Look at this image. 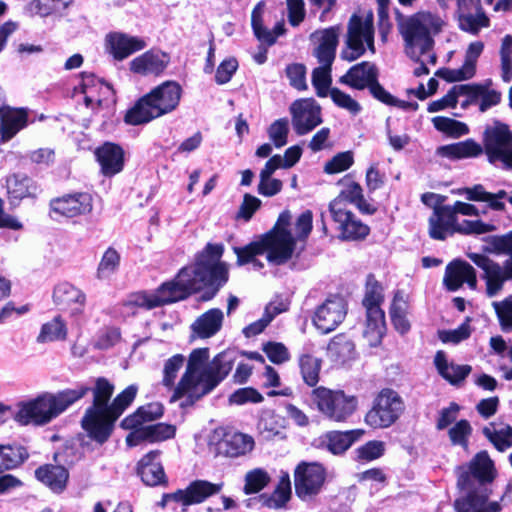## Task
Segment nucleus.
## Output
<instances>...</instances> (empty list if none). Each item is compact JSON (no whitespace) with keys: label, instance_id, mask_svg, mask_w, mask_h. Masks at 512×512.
Instances as JSON below:
<instances>
[{"label":"nucleus","instance_id":"nucleus-1","mask_svg":"<svg viewBox=\"0 0 512 512\" xmlns=\"http://www.w3.org/2000/svg\"><path fill=\"white\" fill-rule=\"evenodd\" d=\"M223 252L222 244L208 243L197 254L195 262L181 268L174 279L162 283L154 291L133 294L130 303L151 310L185 300L199 292H202V301L213 299L229 279L228 266L220 260Z\"/></svg>","mask_w":512,"mask_h":512},{"label":"nucleus","instance_id":"nucleus-2","mask_svg":"<svg viewBox=\"0 0 512 512\" xmlns=\"http://www.w3.org/2000/svg\"><path fill=\"white\" fill-rule=\"evenodd\" d=\"M239 353L228 349L217 354L210 362L209 349H194L188 358L184 374L176 386L178 372L184 365L185 357L175 354L163 366L162 384L174 387L170 402L181 400L180 407L193 406L205 395L211 393L231 372Z\"/></svg>","mask_w":512,"mask_h":512},{"label":"nucleus","instance_id":"nucleus-3","mask_svg":"<svg viewBox=\"0 0 512 512\" xmlns=\"http://www.w3.org/2000/svg\"><path fill=\"white\" fill-rule=\"evenodd\" d=\"M458 497L456 512H501V501H489L494 480V464L486 451L478 452L468 464L456 467Z\"/></svg>","mask_w":512,"mask_h":512},{"label":"nucleus","instance_id":"nucleus-4","mask_svg":"<svg viewBox=\"0 0 512 512\" xmlns=\"http://www.w3.org/2000/svg\"><path fill=\"white\" fill-rule=\"evenodd\" d=\"M477 216L478 209L469 203L456 201L453 205H436L429 218V236L434 240H445L455 233L485 234L495 229L494 225L481 220H463L458 223L457 215Z\"/></svg>","mask_w":512,"mask_h":512},{"label":"nucleus","instance_id":"nucleus-5","mask_svg":"<svg viewBox=\"0 0 512 512\" xmlns=\"http://www.w3.org/2000/svg\"><path fill=\"white\" fill-rule=\"evenodd\" d=\"M86 388L65 389L55 394L42 393L34 399L20 402L14 420L22 426H43L84 397Z\"/></svg>","mask_w":512,"mask_h":512},{"label":"nucleus","instance_id":"nucleus-6","mask_svg":"<svg viewBox=\"0 0 512 512\" xmlns=\"http://www.w3.org/2000/svg\"><path fill=\"white\" fill-rule=\"evenodd\" d=\"M182 87L176 81H165L139 98L124 116L126 124L138 126L169 114L178 107Z\"/></svg>","mask_w":512,"mask_h":512},{"label":"nucleus","instance_id":"nucleus-7","mask_svg":"<svg viewBox=\"0 0 512 512\" xmlns=\"http://www.w3.org/2000/svg\"><path fill=\"white\" fill-rule=\"evenodd\" d=\"M444 21L428 11L418 12L406 19L400 31L406 43V53L413 60L428 54L433 46V37L441 32Z\"/></svg>","mask_w":512,"mask_h":512},{"label":"nucleus","instance_id":"nucleus-8","mask_svg":"<svg viewBox=\"0 0 512 512\" xmlns=\"http://www.w3.org/2000/svg\"><path fill=\"white\" fill-rule=\"evenodd\" d=\"M495 250L508 256L502 264L492 260L485 254L468 253V258L483 271L482 278L486 283V294L496 296L504 287L505 282L512 281V231L496 236L492 242Z\"/></svg>","mask_w":512,"mask_h":512},{"label":"nucleus","instance_id":"nucleus-9","mask_svg":"<svg viewBox=\"0 0 512 512\" xmlns=\"http://www.w3.org/2000/svg\"><path fill=\"white\" fill-rule=\"evenodd\" d=\"M86 388L84 396L91 392L92 404L87 407L81 419V427L87 436L94 442H98L100 427L104 422L110 405V399L114 393V384L105 377H98L93 386L78 385L74 389Z\"/></svg>","mask_w":512,"mask_h":512},{"label":"nucleus","instance_id":"nucleus-10","mask_svg":"<svg viewBox=\"0 0 512 512\" xmlns=\"http://www.w3.org/2000/svg\"><path fill=\"white\" fill-rule=\"evenodd\" d=\"M311 400L321 415L336 423L346 422L356 411L358 398L343 390L316 387L311 392Z\"/></svg>","mask_w":512,"mask_h":512},{"label":"nucleus","instance_id":"nucleus-11","mask_svg":"<svg viewBox=\"0 0 512 512\" xmlns=\"http://www.w3.org/2000/svg\"><path fill=\"white\" fill-rule=\"evenodd\" d=\"M208 445L218 456L239 458L249 454L255 446L252 436L242 433L232 427L220 426L209 436Z\"/></svg>","mask_w":512,"mask_h":512},{"label":"nucleus","instance_id":"nucleus-12","mask_svg":"<svg viewBox=\"0 0 512 512\" xmlns=\"http://www.w3.org/2000/svg\"><path fill=\"white\" fill-rule=\"evenodd\" d=\"M366 49L375 52L373 15L369 14L363 18L353 14L348 23L346 47L341 52V58L354 61L361 57Z\"/></svg>","mask_w":512,"mask_h":512},{"label":"nucleus","instance_id":"nucleus-13","mask_svg":"<svg viewBox=\"0 0 512 512\" xmlns=\"http://www.w3.org/2000/svg\"><path fill=\"white\" fill-rule=\"evenodd\" d=\"M405 410L401 396L392 389H383L373 401L365 415V423L374 428H388L393 425Z\"/></svg>","mask_w":512,"mask_h":512},{"label":"nucleus","instance_id":"nucleus-14","mask_svg":"<svg viewBox=\"0 0 512 512\" xmlns=\"http://www.w3.org/2000/svg\"><path fill=\"white\" fill-rule=\"evenodd\" d=\"M291 214L283 211L274 227L263 234L264 239L273 247L272 252L267 256L269 263L283 265L288 262L295 251L296 239L289 230Z\"/></svg>","mask_w":512,"mask_h":512},{"label":"nucleus","instance_id":"nucleus-15","mask_svg":"<svg viewBox=\"0 0 512 512\" xmlns=\"http://www.w3.org/2000/svg\"><path fill=\"white\" fill-rule=\"evenodd\" d=\"M489 163L495 165L498 161L503 168L512 170V131L509 126L495 121L484 131V148Z\"/></svg>","mask_w":512,"mask_h":512},{"label":"nucleus","instance_id":"nucleus-16","mask_svg":"<svg viewBox=\"0 0 512 512\" xmlns=\"http://www.w3.org/2000/svg\"><path fill=\"white\" fill-rule=\"evenodd\" d=\"M326 470L317 462H300L294 470L296 495L302 500H310L318 495L325 483Z\"/></svg>","mask_w":512,"mask_h":512},{"label":"nucleus","instance_id":"nucleus-17","mask_svg":"<svg viewBox=\"0 0 512 512\" xmlns=\"http://www.w3.org/2000/svg\"><path fill=\"white\" fill-rule=\"evenodd\" d=\"M289 111L293 129L299 136L308 134L322 123L321 107L312 98L295 100Z\"/></svg>","mask_w":512,"mask_h":512},{"label":"nucleus","instance_id":"nucleus-18","mask_svg":"<svg viewBox=\"0 0 512 512\" xmlns=\"http://www.w3.org/2000/svg\"><path fill=\"white\" fill-rule=\"evenodd\" d=\"M346 314L345 300L341 296H332L316 308L312 320L322 334H328L342 323Z\"/></svg>","mask_w":512,"mask_h":512},{"label":"nucleus","instance_id":"nucleus-19","mask_svg":"<svg viewBox=\"0 0 512 512\" xmlns=\"http://www.w3.org/2000/svg\"><path fill=\"white\" fill-rule=\"evenodd\" d=\"M332 219L339 225L340 238L343 240H362L370 232V228L361 222L345 207L340 200H333L329 205Z\"/></svg>","mask_w":512,"mask_h":512},{"label":"nucleus","instance_id":"nucleus-20","mask_svg":"<svg viewBox=\"0 0 512 512\" xmlns=\"http://www.w3.org/2000/svg\"><path fill=\"white\" fill-rule=\"evenodd\" d=\"M138 387L134 384L126 387L119 393L109 405L106 418L100 427L99 439L97 444L103 445L110 438L115 422L123 414V412L132 404L136 395Z\"/></svg>","mask_w":512,"mask_h":512},{"label":"nucleus","instance_id":"nucleus-21","mask_svg":"<svg viewBox=\"0 0 512 512\" xmlns=\"http://www.w3.org/2000/svg\"><path fill=\"white\" fill-rule=\"evenodd\" d=\"M459 28L473 35L489 26V18L482 10L480 0H457Z\"/></svg>","mask_w":512,"mask_h":512},{"label":"nucleus","instance_id":"nucleus-22","mask_svg":"<svg viewBox=\"0 0 512 512\" xmlns=\"http://www.w3.org/2000/svg\"><path fill=\"white\" fill-rule=\"evenodd\" d=\"M92 208V197L88 193L67 194L50 201L51 213L69 218L90 213Z\"/></svg>","mask_w":512,"mask_h":512},{"label":"nucleus","instance_id":"nucleus-23","mask_svg":"<svg viewBox=\"0 0 512 512\" xmlns=\"http://www.w3.org/2000/svg\"><path fill=\"white\" fill-rule=\"evenodd\" d=\"M222 483H211L207 480H194L185 489L176 490V497L181 500L182 511L187 507L204 502L210 496L218 494Z\"/></svg>","mask_w":512,"mask_h":512},{"label":"nucleus","instance_id":"nucleus-24","mask_svg":"<svg viewBox=\"0 0 512 512\" xmlns=\"http://www.w3.org/2000/svg\"><path fill=\"white\" fill-rule=\"evenodd\" d=\"M106 48L115 60L122 61L135 52L143 50L147 43L144 39L122 32H111L106 36Z\"/></svg>","mask_w":512,"mask_h":512},{"label":"nucleus","instance_id":"nucleus-25","mask_svg":"<svg viewBox=\"0 0 512 512\" xmlns=\"http://www.w3.org/2000/svg\"><path fill=\"white\" fill-rule=\"evenodd\" d=\"M443 282L449 291L458 290L464 283L470 289H476V271L468 262L455 259L446 266Z\"/></svg>","mask_w":512,"mask_h":512},{"label":"nucleus","instance_id":"nucleus-26","mask_svg":"<svg viewBox=\"0 0 512 512\" xmlns=\"http://www.w3.org/2000/svg\"><path fill=\"white\" fill-rule=\"evenodd\" d=\"M170 55L159 49H151L130 62V70L144 76L161 75L170 63Z\"/></svg>","mask_w":512,"mask_h":512},{"label":"nucleus","instance_id":"nucleus-27","mask_svg":"<svg viewBox=\"0 0 512 512\" xmlns=\"http://www.w3.org/2000/svg\"><path fill=\"white\" fill-rule=\"evenodd\" d=\"M339 31L338 26H332L316 30L310 35L311 41L318 43L313 54L319 63H333L338 46Z\"/></svg>","mask_w":512,"mask_h":512},{"label":"nucleus","instance_id":"nucleus-28","mask_svg":"<svg viewBox=\"0 0 512 512\" xmlns=\"http://www.w3.org/2000/svg\"><path fill=\"white\" fill-rule=\"evenodd\" d=\"M159 450H152L145 454L137 464V474L147 486H158L167 483L164 468L159 461Z\"/></svg>","mask_w":512,"mask_h":512},{"label":"nucleus","instance_id":"nucleus-29","mask_svg":"<svg viewBox=\"0 0 512 512\" xmlns=\"http://www.w3.org/2000/svg\"><path fill=\"white\" fill-rule=\"evenodd\" d=\"M379 77L378 68L374 63L363 61L353 65L339 82L356 90L368 89L371 84Z\"/></svg>","mask_w":512,"mask_h":512},{"label":"nucleus","instance_id":"nucleus-30","mask_svg":"<svg viewBox=\"0 0 512 512\" xmlns=\"http://www.w3.org/2000/svg\"><path fill=\"white\" fill-rule=\"evenodd\" d=\"M96 159L104 176H114L124 167V150L118 144L105 142L95 150Z\"/></svg>","mask_w":512,"mask_h":512},{"label":"nucleus","instance_id":"nucleus-31","mask_svg":"<svg viewBox=\"0 0 512 512\" xmlns=\"http://www.w3.org/2000/svg\"><path fill=\"white\" fill-rule=\"evenodd\" d=\"M28 115L25 109H13L0 104V136L1 142L11 140L20 130L26 127Z\"/></svg>","mask_w":512,"mask_h":512},{"label":"nucleus","instance_id":"nucleus-32","mask_svg":"<svg viewBox=\"0 0 512 512\" xmlns=\"http://www.w3.org/2000/svg\"><path fill=\"white\" fill-rule=\"evenodd\" d=\"M55 304L62 309H70L73 315L82 313L86 296L85 294L68 282L58 284L53 292Z\"/></svg>","mask_w":512,"mask_h":512},{"label":"nucleus","instance_id":"nucleus-33","mask_svg":"<svg viewBox=\"0 0 512 512\" xmlns=\"http://www.w3.org/2000/svg\"><path fill=\"white\" fill-rule=\"evenodd\" d=\"M434 365L441 377L452 385H458L463 382L472 371V367L470 365H458L453 362L449 363L445 352L442 350L436 352Z\"/></svg>","mask_w":512,"mask_h":512},{"label":"nucleus","instance_id":"nucleus-34","mask_svg":"<svg viewBox=\"0 0 512 512\" xmlns=\"http://www.w3.org/2000/svg\"><path fill=\"white\" fill-rule=\"evenodd\" d=\"M35 477L52 491L59 493L65 489L69 473L64 466L45 464L35 470Z\"/></svg>","mask_w":512,"mask_h":512},{"label":"nucleus","instance_id":"nucleus-35","mask_svg":"<svg viewBox=\"0 0 512 512\" xmlns=\"http://www.w3.org/2000/svg\"><path fill=\"white\" fill-rule=\"evenodd\" d=\"M223 319L222 310L212 308L200 315L191 325V329L200 338H210L221 329Z\"/></svg>","mask_w":512,"mask_h":512},{"label":"nucleus","instance_id":"nucleus-36","mask_svg":"<svg viewBox=\"0 0 512 512\" xmlns=\"http://www.w3.org/2000/svg\"><path fill=\"white\" fill-rule=\"evenodd\" d=\"M364 435L362 429H353L348 431H330L323 440L324 446L331 453L338 455L345 452L353 443L358 441Z\"/></svg>","mask_w":512,"mask_h":512},{"label":"nucleus","instance_id":"nucleus-37","mask_svg":"<svg viewBox=\"0 0 512 512\" xmlns=\"http://www.w3.org/2000/svg\"><path fill=\"white\" fill-rule=\"evenodd\" d=\"M291 498V481L288 473H283L271 494L263 493L259 496L262 506L269 509L283 508Z\"/></svg>","mask_w":512,"mask_h":512},{"label":"nucleus","instance_id":"nucleus-38","mask_svg":"<svg viewBox=\"0 0 512 512\" xmlns=\"http://www.w3.org/2000/svg\"><path fill=\"white\" fill-rule=\"evenodd\" d=\"M483 148L473 139L443 145L437 148V154L449 159L473 158L482 154Z\"/></svg>","mask_w":512,"mask_h":512},{"label":"nucleus","instance_id":"nucleus-39","mask_svg":"<svg viewBox=\"0 0 512 512\" xmlns=\"http://www.w3.org/2000/svg\"><path fill=\"white\" fill-rule=\"evenodd\" d=\"M28 457L27 449L20 444L0 445V474L20 467Z\"/></svg>","mask_w":512,"mask_h":512},{"label":"nucleus","instance_id":"nucleus-40","mask_svg":"<svg viewBox=\"0 0 512 512\" xmlns=\"http://www.w3.org/2000/svg\"><path fill=\"white\" fill-rule=\"evenodd\" d=\"M366 308L367 321L365 335L371 341L378 343L386 331L385 314L380 305L364 306Z\"/></svg>","mask_w":512,"mask_h":512},{"label":"nucleus","instance_id":"nucleus-41","mask_svg":"<svg viewBox=\"0 0 512 512\" xmlns=\"http://www.w3.org/2000/svg\"><path fill=\"white\" fill-rule=\"evenodd\" d=\"M273 247L261 235L257 240L250 242L243 247H233V251L237 256L236 264L243 266L254 261L256 256L265 252L267 256L272 252Z\"/></svg>","mask_w":512,"mask_h":512},{"label":"nucleus","instance_id":"nucleus-42","mask_svg":"<svg viewBox=\"0 0 512 512\" xmlns=\"http://www.w3.org/2000/svg\"><path fill=\"white\" fill-rule=\"evenodd\" d=\"M408 303L404 298L402 291L394 294L390 307V318L394 328L401 334H405L410 330V323L407 319Z\"/></svg>","mask_w":512,"mask_h":512},{"label":"nucleus","instance_id":"nucleus-43","mask_svg":"<svg viewBox=\"0 0 512 512\" xmlns=\"http://www.w3.org/2000/svg\"><path fill=\"white\" fill-rule=\"evenodd\" d=\"M67 337V326L60 315L41 326L37 336L38 343H47L65 340Z\"/></svg>","mask_w":512,"mask_h":512},{"label":"nucleus","instance_id":"nucleus-44","mask_svg":"<svg viewBox=\"0 0 512 512\" xmlns=\"http://www.w3.org/2000/svg\"><path fill=\"white\" fill-rule=\"evenodd\" d=\"M483 434L500 452H504L512 446V427L510 425L496 428L494 424H490L483 428Z\"/></svg>","mask_w":512,"mask_h":512},{"label":"nucleus","instance_id":"nucleus-45","mask_svg":"<svg viewBox=\"0 0 512 512\" xmlns=\"http://www.w3.org/2000/svg\"><path fill=\"white\" fill-rule=\"evenodd\" d=\"M322 360L311 354H302L299 357V368L303 381L310 387H315L319 382V373Z\"/></svg>","mask_w":512,"mask_h":512},{"label":"nucleus","instance_id":"nucleus-46","mask_svg":"<svg viewBox=\"0 0 512 512\" xmlns=\"http://www.w3.org/2000/svg\"><path fill=\"white\" fill-rule=\"evenodd\" d=\"M327 350L332 357L344 362L352 357L355 345L344 334H338L330 340Z\"/></svg>","mask_w":512,"mask_h":512},{"label":"nucleus","instance_id":"nucleus-47","mask_svg":"<svg viewBox=\"0 0 512 512\" xmlns=\"http://www.w3.org/2000/svg\"><path fill=\"white\" fill-rule=\"evenodd\" d=\"M321 65L315 68L312 72V85L316 90L318 97H327L330 95L331 66L332 64L320 63Z\"/></svg>","mask_w":512,"mask_h":512},{"label":"nucleus","instance_id":"nucleus-48","mask_svg":"<svg viewBox=\"0 0 512 512\" xmlns=\"http://www.w3.org/2000/svg\"><path fill=\"white\" fill-rule=\"evenodd\" d=\"M270 480L268 472L263 468L252 469L245 475L243 492L245 495L259 493L269 484Z\"/></svg>","mask_w":512,"mask_h":512},{"label":"nucleus","instance_id":"nucleus-49","mask_svg":"<svg viewBox=\"0 0 512 512\" xmlns=\"http://www.w3.org/2000/svg\"><path fill=\"white\" fill-rule=\"evenodd\" d=\"M98 85H103V82L96 78L92 73L83 72L81 74V83L79 85L81 93L84 94V102L87 107H93L96 103L97 106L101 105L102 100L94 96V90Z\"/></svg>","mask_w":512,"mask_h":512},{"label":"nucleus","instance_id":"nucleus-50","mask_svg":"<svg viewBox=\"0 0 512 512\" xmlns=\"http://www.w3.org/2000/svg\"><path fill=\"white\" fill-rule=\"evenodd\" d=\"M434 127L452 137H460L469 132L468 126L452 118L437 116L432 119Z\"/></svg>","mask_w":512,"mask_h":512},{"label":"nucleus","instance_id":"nucleus-51","mask_svg":"<svg viewBox=\"0 0 512 512\" xmlns=\"http://www.w3.org/2000/svg\"><path fill=\"white\" fill-rule=\"evenodd\" d=\"M261 4H257L251 14V25L256 38L271 46L275 43V36L271 31L263 26Z\"/></svg>","mask_w":512,"mask_h":512},{"label":"nucleus","instance_id":"nucleus-52","mask_svg":"<svg viewBox=\"0 0 512 512\" xmlns=\"http://www.w3.org/2000/svg\"><path fill=\"white\" fill-rule=\"evenodd\" d=\"M269 139L276 148L285 146L288 142L289 121L287 118L275 120L267 130Z\"/></svg>","mask_w":512,"mask_h":512},{"label":"nucleus","instance_id":"nucleus-53","mask_svg":"<svg viewBox=\"0 0 512 512\" xmlns=\"http://www.w3.org/2000/svg\"><path fill=\"white\" fill-rule=\"evenodd\" d=\"M493 307L498 317L502 331H512V295L500 302H493Z\"/></svg>","mask_w":512,"mask_h":512},{"label":"nucleus","instance_id":"nucleus-54","mask_svg":"<svg viewBox=\"0 0 512 512\" xmlns=\"http://www.w3.org/2000/svg\"><path fill=\"white\" fill-rule=\"evenodd\" d=\"M120 263V255L119 253L112 247L108 248L97 269V276L100 279H104L109 277L111 274H113Z\"/></svg>","mask_w":512,"mask_h":512},{"label":"nucleus","instance_id":"nucleus-55","mask_svg":"<svg viewBox=\"0 0 512 512\" xmlns=\"http://www.w3.org/2000/svg\"><path fill=\"white\" fill-rule=\"evenodd\" d=\"M330 97L336 106L347 110L352 115H357L362 110L361 105L355 99L338 88L330 89Z\"/></svg>","mask_w":512,"mask_h":512},{"label":"nucleus","instance_id":"nucleus-56","mask_svg":"<svg viewBox=\"0 0 512 512\" xmlns=\"http://www.w3.org/2000/svg\"><path fill=\"white\" fill-rule=\"evenodd\" d=\"M469 318L466 319L459 327L453 330H442L438 332L439 339L443 343L458 344L471 335V326Z\"/></svg>","mask_w":512,"mask_h":512},{"label":"nucleus","instance_id":"nucleus-57","mask_svg":"<svg viewBox=\"0 0 512 512\" xmlns=\"http://www.w3.org/2000/svg\"><path fill=\"white\" fill-rule=\"evenodd\" d=\"M144 427L149 442L165 441L173 438L176 433V427L166 423H156Z\"/></svg>","mask_w":512,"mask_h":512},{"label":"nucleus","instance_id":"nucleus-58","mask_svg":"<svg viewBox=\"0 0 512 512\" xmlns=\"http://www.w3.org/2000/svg\"><path fill=\"white\" fill-rule=\"evenodd\" d=\"M472 432L470 423L467 420H460L455 423L448 431L449 438L453 445H459L464 448L468 446V437Z\"/></svg>","mask_w":512,"mask_h":512},{"label":"nucleus","instance_id":"nucleus-59","mask_svg":"<svg viewBox=\"0 0 512 512\" xmlns=\"http://www.w3.org/2000/svg\"><path fill=\"white\" fill-rule=\"evenodd\" d=\"M456 100L460 96H465L466 99L461 102V108L466 109L470 105L476 104L481 95V84H461L455 85Z\"/></svg>","mask_w":512,"mask_h":512},{"label":"nucleus","instance_id":"nucleus-60","mask_svg":"<svg viewBox=\"0 0 512 512\" xmlns=\"http://www.w3.org/2000/svg\"><path fill=\"white\" fill-rule=\"evenodd\" d=\"M286 75L289 79L290 85L299 90L303 91L307 89L306 84V67L300 63L290 64L286 67Z\"/></svg>","mask_w":512,"mask_h":512},{"label":"nucleus","instance_id":"nucleus-61","mask_svg":"<svg viewBox=\"0 0 512 512\" xmlns=\"http://www.w3.org/2000/svg\"><path fill=\"white\" fill-rule=\"evenodd\" d=\"M263 351L274 364H283L290 359L287 347L280 342H268L263 345Z\"/></svg>","mask_w":512,"mask_h":512},{"label":"nucleus","instance_id":"nucleus-62","mask_svg":"<svg viewBox=\"0 0 512 512\" xmlns=\"http://www.w3.org/2000/svg\"><path fill=\"white\" fill-rule=\"evenodd\" d=\"M353 164V155L351 152H342L335 155L325 164L324 171L327 174H336L343 172Z\"/></svg>","mask_w":512,"mask_h":512},{"label":"nucleus","instance_id":"nucleus-63","mask_svg":"<svg viewBox=\"0 0 512 512\" xmlns=\"http://www.w3.org/2000/svg\"><path fill=\"white\" fill-rule=\"evenodd\" d=\"M383 302L382 287L372 275H369L366 282V291L363 299L364 306L380 305Z\"/></svg>","mask_w":512,"mask_h":512},{"label":"nucleus","instance_id":"nucleus-64","mask_svg":"<svg viewBox=\"0 0 512 512\" xmlns=\"http://www.w3.org/2000/svg\"><path fill=\"white\" fill-rule=\"evenodd\" d=\"M263 396L252 387L240 388L234 391L229 396V402L231 404L242 405L248 402L260 403L263 401Z\"/></svg>","mask_w":512,"mask_h":512}]
</instances>
